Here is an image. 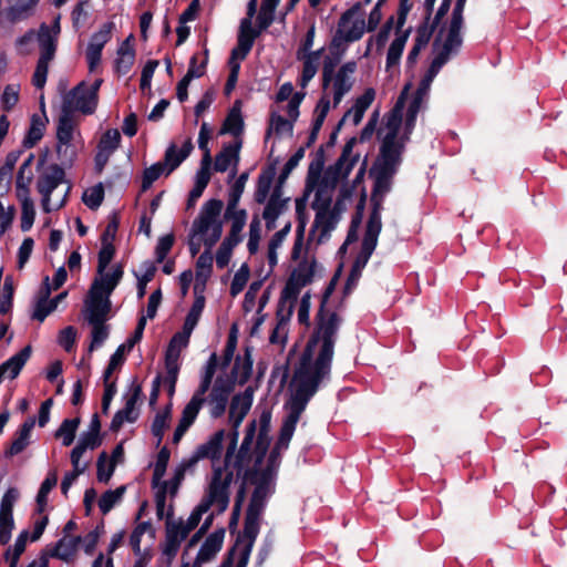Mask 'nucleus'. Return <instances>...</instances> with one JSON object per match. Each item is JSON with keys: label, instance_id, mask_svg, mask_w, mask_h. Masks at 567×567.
Returning a JSON list of instances; mask_svg holds the SVG:
<instances>
[{"label": "nucleus", "instance_id": "nucleus-22", "mask_svg": "<svg viewBox=\"0 0 567 567\" xmlns=\"http://www.w3.org/2000/svg\"><path fill=\"white\" fill-rule=\"evenodd\" d=\"M42 107V115H39L37 113L32 114L31 121H30V127L22 141V146L24 148H32L34 147L43 137L47 124L49 122L45 112H44V104H41Z\"/></svg>", "mask_w": 567, "mask_h": 567}, {"label": "nucleus", "instance_id": "nucleus-26", "mask_svg": "<svg viewBox=\"0 0 567 567\" xmlns=\"http://www.w3.org/2000/svg\"><path fill=\"white\" fill-rule=\"evenodd\" d=\"M245 127L244 117L241 115V102L239 100L235 101L233 107L228 112L223 126L221 134L229 133L235 137L243 134Z\"/></svg>", "mask_w": 567, "mask_h": 567}, {"label": "nucleus", "instance_id": "nucleus-63", "mask_svg": "<svg viewBox=\"0 0 567 567\" xmlns=\"http://www.w3.org/2000/svg\"><path fill=\"white\" fill-rule=\"evenodd\" d=\"M115 246L113 243H102V247L97 255V274H102L106 270L107 266L115 256Z\"/></svg>", "mask_w": 567, "mask_h": 567}, {"label": "nucleus", "instance_id": "nucleus-43", "mask_svg": "<svg viewBox=\"0 0 567 567\" xmlns=\"http://www.w3.org/2000/svg\"><path fill=\"white\" fill-rule=\"evenodd\" d=\"M126 492V486L121 485L116 489L104 492L99 499V507L103 515H106L122 499Z\"/></svg>", "mask_w": 567, "mask_h": 567}, {"label": "nucleus", "instance_id": "nucleus-41", "mask_svg": "<svg viewBox=\"0 0 567 567\" xmlns=\"http://www.w3.org/2000/svg\"><path fill=\"white\" fill-rule=\"evenodd\" d=\"M293 125L295 122H292L290 117L288 120L282 115L272 112L269 118V126L266 131V138L270 137L272 131H275L277 135H281L284 132H287L291 135L293 132Z\"/></svg>", "mask_w": 567, "mask_h": 567}, {"label": "nucleus", "instance_id": "nucleus-27", "mask_svg": "<svg viewBox=\"0 0 567 567\" xmlns=\"http://www.w3.org/2000/svg\"><path fill=\"white\" fill-rule=\"evenodd\" d=\"M225 435L226 432L224 429L218 430L207 442L198 445L196 450L198 451L199 456L212 461H218L221 456Z\"/></svg>", "mask_w": 567, "mask_h": 567}, {"label": "nucleus", "instance_id": "nucleus-47", "mask_svg": "<svg viewBox=\"0 0 567 567\" xmlns=\"http://www.w3.org/2000/svg\"><path fill=\"white\" fill-rule=\"evenodd\" d=\"M355 70L357 63L354 61H349L341 65V68L336 73L333 89L350 91L352 87V82L349 79V74L354 73Z\"/></svg>", "mask_w": 567, "mask_h": 567}, {"label": "nucleus", "instance_id": "nucleus-28", "mask_svg": "<svg viewBox=\"0 0 567 567\" xmlns=\"http://www.w3.org/2000/svg\"><path fill=\"white\" fill-rule=\"evenodd\" d=\"M275 176L276 167L274 165L267 166L259 174L254 194L257 204H264L267 200Z\"/></svg>", "mask_w": 567, "mask_h": 567}, {"label": "nucleus", "instance_id": "nucleus-23", "mask_svg": "<svg viewBox=\"0 0 567 567\" xmlns=\"http://www.w3.org/2000/svg\"><path fill=\"white\" fill-rule=\"evenodd\" d=\"M241 145V140H237L234 143L224 145L221 151L215 157L214 169L216 172L224 173L233 163L235 166H237L240 159L239 152Z\"/></svg>", "mask_w": 567, "mask_h": 567}, {"label": "nucleus", "instance_id": "nucleus-54", "mask_svg": "<svg viewBox=\"0 0 567 567\" xmlns=\"http://www.w3.org/2000/svg\"><path fill=\"white\" fill-rule=\"evenodd\" d=\"M165 164L157 162L150 167L145 168L142 177L141 190H147L155 181H157L162 174L165 173Z\"/></svg>", "mask_w": 567, "mask_h": 567}, {"label": "nucleus", "instance_id": "nucleus-29", "mask_svg": "<svg viewBox=\"0 0 567 567\" xmlns=\"http://www.w3.org/2000/svg\"><path fill=\"white\" fill-rule=\"evenodd\" d=\"M73 113L68 105H61V114L58 121L56 140L59 144L71 143L73 138L74 124L72 120Z\"/></svg>", "mask_w": 567, "mask_h": 567}, {"label": "nucleus", "instance_id": "nucleus-46", "mask_svg": "<svg viewBox=\"0 0 567 567\" xmlns=\"http://www.w3.org/2000/svg\"><path fill=\"white\" fill-rule=\"evenodd\" d=\"M252 347H246L244 349V357H240L236 383L244 385L248 382L252 373Z\"/></svg>", "mask_w": 567, "mask_h": 567}, {"label": "nucleus", "instance_id": "nucleus-36", "mask_svg": "<svg viewBox=\"0 0 567 567\" xmlns=\"http://www.w3.org/2000/svg\"><path fill=\"white\" fill-rule=\"evenodd\" d=\"M291 316H292V306L288 307L286 317H281V310L277 309V311H276L277 324L272 329V331L269 336V342L271 344H285L286 343L287 332L285 331V328H286L287 323L289 322Z\"/></svg>", "mask_w": 567, "mask_h": 567}, {"label": "nucleus", "instance_id": "nucleus-6", "mask_svg": "<svg viewBox=\"0 0 567 567\" xmlns=\"http://www.w3.org/2000/svg\"><path fill=\"white\" fill-rule=\"evenodd\" d=\"M357 143V136L349 138L342 148L340 157L333 165L328 167L327 175L332 176V186H336L341 178H347L358 163L360 155H352L353 147Z\"/></svg>", "mask_w": 567, "mask_h": 567}, {"label": "nucleus", "instance_id": "nucleus-53", "mask_svg": "<svg viewBox=\"0 0 567 567\" xmlns=\"http://www.w3.org/2000/svg\"><path fill=\"white\" fill-rule=\"evenodd\" d=\"M121 134L116 128L107 130L97 143V151L112 154L120 145Z\"/></svg>", "mask_w": 567, "mask_h": 567}, {"label": "nucleus", "instance_id": "nucleus-16", "mask_svg": "<svg viewBox=\"0 0 567 567\" xmlns=\"http://www.w3.org/2000/svg\"><path fill=\"white\" fill-rule=\"evenodd\" d=\"M142 395V386L136 385L133 389L132 394L125 401V405L123 409L115 412L111 424L110 430L112 432H118L123 426L124 422L133 423L137 420L138 413L136 412V403Z\"/></svg>", "mask_w": 567, "mask_h": 567}, {"label": "nucleus", "instance_id": "nucleus-17", "mask_svg": "<svg viewBox=\"0 0 567 567\" xmlns=\"http://www.w3.org/2000/svg\"><path fill=\"white\" fill-rule=\"evenodd\" d=\"M252 388L248 386L243 393L235 394L229 406V422L231 429H239L252 404Z\"/></svg>", "mask_w": 567, "mask_h": 567}, {"label": "nucleus", "instance_id": "nucleus-38", "mask_svg": "<svg viewBox=\"0 0 567 567\" xmlns=\"http://www.w3.org/2000/svg\"><path fill=\"white\" fill-rule=\"evenodd\" d=\"M81 542V536L73 537L68 544L65 543V538H61L56 542L50 555L51 557L59 558L63 561H69L71 557L75 554L78 545Z\"/></svg>", "mask_w": 567, "mask_h": 567}, {"label": "nucleus", "instance_id": "nucleus-50", "mask_svg": "<svg viewBox=\"0 0 567 567\" xmlns=\"http://www.w3.org/2000/svg\"><path fill=\"white\" fill-rule=\"evenodd\" d=\"M206 402V399H199L196 396H192L190 401L185 405L182 411V416L179 422L184 425L190 427L195 422L203 404Z\"/></svg>", "mask_w": 567, "mask_h": 567}, {"label": "nucleus", "instance_id": "nucleus-52", "mask_svg": "<svg viewBox=\"0 0 567 567\" xmlns=\"http://www.w3.org/2000/svg\"><path fill=\"white\" fill-rule=\"evenodd\" d=\"M116 465L114 462H109V455L106 452L100 453L96 461V478L100 483L107 484L114 474Z\"/></svg>", "mask_w": 567, "mask_h": 567}, {"label": "nucleus", "instance_id": "nucleus-5", "mask_svg": "<svg viewBox=\"0 0 567 567\" xmlns=\"http://www.w3.org/2000/svg\"><path fill=\"white\" fill-rule=\"evenodd\" d=\"M338 285L337 278H331L327 287L324 288L319 310L316 315V328L312 333H318L321 336H324V329L332 328L333 330V338H337L339 326H340V317L337 312H330L327 315L326 306L329 301L330 297L336 290V287Z\"/></svg>", "mask_w": 567, "mask_h": 567}, {"label": "nucleus", "instance_id": "nucleus-15", "mask_svg": "<svg viewBox=\"0 0 567 567\" xmlns=\"http://www.w3.org/2000/svg\"><path fill=\"white\" fill-rule=\"evenodd\" d=\"M259 431L254 449L256 465H261L270 447L271 411L264 410L259 416Z\"/></svg>", "mask_w": 567, "mask_h": 567}, {"label": "nucleus", "instance_id": "nucleus-25", "mask_svg": "<svg viewBox=\"0 0 567 567\" xmlns=\"http://www.w3.org/2000/svg\"><path fill=\"white\" fill-rule=\"evenodd\" d=\"M31 353L32 348L30 344L22 348L18 353L9 358L0 365L1 375H3L6 372H9V379L14 380L18 378L24 364L30 359Z\"/></svg>", "mask_w": 567, "mask_h": 567}, {"label": "nucleus", "instance_id": "nucleus-61", "mask_svg": "<svg viewBox=\"0 0 567 567\" xmlns=\"http://www.w3.org/2000/svg\"><path fill=\"white\" fill-rule=\"evenodd\" d=\"M185 158L181 157V154L177 151V147L174 143H172L165 151L164 161L162 164H165L166 175L173 173Z\"/></svg>", "mask_w": 567, "mask_h": 567}, {"label": "nucleus", "instance_id": "nucleus-60", "mask_svg": "<svg viewBox=\"0 0 567 567\" xmlns=\"http://www.w3.org/2000/svg\"><path fill=\"white\" fill-rule=\"evenodd\" d=\"M439 25L440 24H435L434 19L432 20V23H430V20H426V17H424L423 22L416 29V37L414 42L425 48Z\"/></svg>", "mask_w": 567, "mask_h": 567}, {"label": "nucleus", "instance_id": "nucleus-59", "mask_svg": "<svg viewBox=\"0 0 567 567\" xmlns=\"http://www.w3.org/2000/svg\"><path fill=\"white\" fill-rule=\"evenodd\" d=\"M368 261L355 257L351 270L349 272V276L347 278V281L343 287V295L347 296L351 292L352 288L357 285L358 280L361 277L362 269L365 267Z\"/></svg>", "mask_w": 567, "mask_h": 567}, {"label": "nucleus", "instance_id": "nucleus-39", "mask_svg": "<svg viewBox=\"0 0 567 567\" xmlns=\"http://www.w3.org/2000/svg\"><path fill=\"white\" fill-rule=\"evenodd\" d=\"M449 60L444 59L440 54H436L435 58L432 60L426 73L422 78L420 85L416 90V93L420 95H423L426 90L430 87L432 81L437 75L442 66L447 62Z\"/></svg>", "mask_w": 567, "mask_h": 567}, {"label": "nucleus", "instance_id": "nucleus-58", "mask_svg": "<svg viewBox=\"0 0 567 567\" xmlns=\"http://www.w3.org/2000/svg\"><path fill=\"white\" fill-rule=\"evenodd\" d=\"M33 179L32 171H27L20 167L16 178V193L17 197L30 196V184Z\"/></svg>", "mask_w": 567, "mask_h": 567}, {"label": "nucleus", "instance_id": "nucleus-30", "mask_svg": "<svg viewBox=\"0 0 567 567\" xmlns=\"http://www.w3.org/2000/svg\"><path fill=\"white\" fill-rule=\"evenodd\" d=\"M178 360H179V357L176 355L175 353H172V350L165 351V369H166L165 383L167 385L166 386L167 394L171 399L175 394L176 383H177L178 373H179V369H181Z\"/></svg>", "mask_w": 567, "mask_h": 567}, {"label": "nucleus", "instance_id": "nucleus-7", "mask_svg": "<svg viewBox=\"0 0 567 567\" xmlns=\"http://www.w3.org/2000/svg\"><path fill=\"white\" fill-rule=\"evenodd\" d=\"M64 179V168L59 164H51L47 171L38 177L37 189L42 195V207L44 212H51L49 207L51 194Z\"/></svg>", "mask_w": 567, "mask_h": 567}, {"label": "nucleus", "instance_id": "nucleus-48", "mask_svg": "<svg viewBox=\"0 0 567 567\" xmlns=\"http://www.w3.org/2000/svg\"><path fill=\"white\" fill-rule=\"evenodd\" d=\"M171 451L167 446H163L156 458V463L153 471L152 486L156 487L162 482L163 476L166 473L167 464L169 462Z\"/></svg>", "mask_w": 567, "mask_h": 567}, {"label": "nucleus", "instance_id": "nucleus-1", "mask_svg": "<svg viewBox=\"0 0 567 567\" xmlns=\"http://www.w3.org/2000/svg\"><path fill=\"white\" fill-rule=\"evenodd\" d=\"M336 341L333 330L329 327L324 329V336L311 333L300 357L299 367L295 371L297 386L290 404L306 410L322 380L330 375Z\"/></svg>", "mask_w": 567, "mask_h": 567}, {"label": "nucleus", "instance_id": "nucleus-31", "mask_svg": "<svg viewBox=\"0 0 567 567\" xmlns=\"http://www.w3.org/2000/svg\"><path fill=\"white\" fill-rule=\"evenodd\" d=\"M317 268V259L312 257L311 261L302 259L298 266L291 271L289 279L300 284V286L310 285L313 281V277Z\"/></svg>", "mask_w": 567, "mask_h": 567}, {"label": "nucleus", "instance_id": "nucleus-40", "mask_svg": "<svg viewBox=\"0 0 567 567\" xmlns=\"http://www.w3.org/2000/svg\"><path fill=\"white\" fill-rule=\"evenodd\" d=\"M206 299L204 295H195V300L186 315V318L184 320L185 326V332L193 331L195 327L197 326L199 318L202 316V312L205 308Z\"/></svg>", "mask_w": 567, "mask_h": 567}, {"label": "nucleus", "instance_id": "nucleus-56", "mask_svg": "<svg viewBox=\"0 0 567 567\" xmlns=\"http://www.w3.org/2000/svg\"><path fill=\"white\" fill-rule=\"evenodd\" d=\"M250 269L247 264H243L240 268L235 274L233 281L230 284L229 292L233 297H236L238 293H240L245 286L247 285V281L249 279Z\"/></svg>", "mask_w": 567, "mask_h": 567}, {"label": "nucleus", "instance_id": "nucleus-21", "mask_svg": "<svg viewBox=\"0 0 567 567\" xmlns=\"http://www.w3.org/2000/svg\"><path fill=\"white\" fill-rule=\"evenodd\" d=\"M225 533V528L220 527L207 536L197 553V563H207L216 557L223 547Z\"/></svg>", "mask_w": 567, "mask_h": 567}, {"label": "nucleus", "instance_id": "nucleus-35", "mask_svg": "<svg viewBox=\"0 0 567 567\" xmlns=\"http://www.w3.org/2000/svg\"><path fill=\"white\" fill-rule=\"evenodd\" d=\"M284 190L279 189V187H274L272 193L265 206L262 217L269 216L279 217L280 214L286 209L289 198H282Z\"/></svg>", "mask_w": 567, "mask_h": 567}, {"label": "nucleus", "instance_id": "nucleus-9", "mask_svg": "<svg viewBox=\"0 0 567 567\" xmlns=\"http://www.w3.org/2000/svg\"><path fill=\"white\" fill-rule=\"evenodd\" d=\"M68 102L72 113L80 111L84 115H91L95 112L99 101L90 97L87 84L82 81L64 94L62 105H68Z\"/></svg>", "mask_w": 567, "mask_h": 567}, {"label": "nucleus", "instance_id": "nucleus-24", "mask_svg": "<svg viewBox=\"0 0 567 567\" xmlns=\"http://www.w3.org/2000/svg\"><path fill=\"white\" fill-rule=\"evenodd\" d=\"M324 187H327V182L322 181L316 190L315 199L311 204L312 209H315L317 214L310 230V236L322 224L323 217L327 215L326 213L330 210L331 207L332 198L329 194L324 195Z\"/></svg>", "mask_w": 567, "mask_h": 567}, {"label": "nucleus", "instance_id": "nucleus-34", "mask_svg": "<svg viewBox=\"0 0 567 567\" xmlns=\"http://www.w3.org/2000/svg\"><path fill=\"white\" fill-rule=\"evenodd\" d=\"M411 32V28L398 34L396 38L390 44V48L386 53L385 66L389 70L392 66H395L400 63L404 47L409 39Z\"/></svg>", "mask_w": 567, "mask_h": 567}, {"label": "nucleus", "instance_id": "nucleus-12", "mask_svg": "<svg viewBox=\"0 0 567 567\" xmlns=\"http://www.w3.org/2000/svg\"><path fill=\"white\" fill-rule=\"evenodd\" d=\"M173 506L169 507L166 520L165 545L163 554L167 556L168 563L177 555L181 544L188 534L183 529V522H173Z\"/></svg>", "mask_w": 567, "mask_h": 567}, {"label": "nucleus", "instance_id": "nucleus-62", "mask_svg": "<svg viewBox=\"0 0 567 567\" xmlns=\"http://www.w3.org/2000/svg\"><path fill=\"white\" fill-rule=\"evenodd\" d=\"M125 351H127V349H125V344H121L111 355L109 364L103 372V377H105V379L111 378L115 370L122 368L125 362Z\"/></svg>", "mask_w": 567, "mask_h": 567}, {"label": "nucleus", "instance_id": "nucleus-49", "mask_svg": "<svg viewBox=\"0 0 567 567\" xmlns=\"http://www.w3.org/2000/svg\"><path fill=\"white\" fill-rule=\"evenodd\" d=\"M305 156V147H299L293 155L286 162L284 165L275 187H279V189L284 190V185L287 178L290 176L291 172L298 166L299 162Z\"/></svg>", "mask_w": 567, "mask_h": 567}, {"label": "nucleus", "instance_id": "nucleus-33", "mask_svg": "<svg viewBox=\"0 0 567 567\" xmlns=\"http://www.w3.org/2000/svg\"><path fill=\"white\" fill-rule=\"evenodd\" d=\"M260 520L261 519L245 515L244 529L241 533L237 535L234 545L238 546L239 544L245 542L246 546L251 545V547H254V544L260 532Z\"/></svg>", "mask_w": 567, "mask_h": 567}, {"label": "nucleus", "instance_id": "nucleus-42", "mask_svg": "<svg viewBox=\"0 0 567 567\" xmlns=\"http://www.w3.org/2000/svg\"><path fill=\"white\" fill-rule=\"evenodd\" d=\"M208 496L213 498L219 507V513L225 512L229 504V488L223 482H210Z\"/></svg>", "mask_w": 567, "mask_h": 567}, {"label": "nucleus", "instance_id": "nucleus-19", "mask_svg": "<svg viewBox=\"0 0 567 567\" xmlns=\"http://www.w3.org/2000/svg\"><path fill=\"white\" fill-rule=\"evenodd\" d=\"M288 409H289V412L281 424L279 435H278V439L276 442V444H278V446H282L285 450L288 449L289 443L295 433L297 423L299 422L300 416H301L302 412L305 411L303 409H300L290 403H289Z\"/></svg>", "mask_w": 567, "mask_h": 567}, {"label": "nucleus", "instance_id": "nucleus-37", "mask_svg": "<svg viewBox=\"0 0 567 567\" xmlns=\"http://www.w3.org/2000/svg\"><path fill=\"white\" fill-rule=\"evenodd\" d=\"M58 483L56 472H49L37 494V513L42 514L48 505V495Z\"/></svg>", "mask_w": 567, "mask_h": 567}, {"label": "nucleus", "instance_id": "nucleus-55", "mask_svg": "<svg viewBox=\"0 0 567 567\" xmlns=\"http://www.w3.org/2000/svg\"><path fill=\"white\" fill-rule=\"evenodd\" d=\"M104 199V188L100 183L85 190L82 196L83 203L92 210L97 209Z\"/></svg>", "mask_w": 567, "mask_h": 567}, {"label": "nucleus", "instance_id": "nucleus-51", "mask_svg": "<svg viewBox=\"0 0 567 567\" xmlns=\"http://www.w3.org/2000/svg\"><path fill=\"white\" fill-rule=\"evenodd\" d=\"M21 202V223L20 227L22 231H29L34 223L35 209L33 200L30 196L18 197Z\"/></svg>", "mask_w": 567, "mask_h": 567}, {"label": "nucleus", "instance_id": "nucleus-8", "mask_svg": "<svg viewBox=\"0 0 567 567\" xmlns=\"http://www.w3.org/2000/svg\"><path fill=\"white\" fill-rule=\"evenodd\" d=\"M114 28L115 23L109 21L103 23L100 30L92 34L85 51L90 71H93L100 64L103 48L111 40Z\"/></svg>", "mask_w": 567, "mask_h": 567}, {"label": "nucleus", "instance_id": "nucleus-13", "mask_svg": "<svg viewBox=\"0 0 567 567\" xmlns=\"http://www.w3.org/2000/svg\"><path fill=\"white\" fill-rule=\"evenodd\" d=\"M112 286L106 287L96 279L93 280L89 297L85 301L86 311H100L110 313L112 309L111 295L113 293Z\"/></svg>", "mask_w": 567, "mask_h": 567}, {"label": "nucleus", "instance_id": "nucleus-11", "mask_svg": "<svg viewBox=\"0 0 567 567\" xmlns=\"http://www.w3.org/2000/svg\"><path fill=\"white\" fill-rule=\"evenodd\" d=\"M224 207V203L220 199L212 198L207 200L197 218L194 219L192 225L193 236H203L205 235L212 224L218 221V217Z\"/></svg>", "mask_w": 567, "mask_h": 567}, {"label": "nucleus", "instance_id": "nucleus-18", "mask_svg": "<svg viewBox=\"0 0 567 567\" xmlns=\"http://www.w3.org/2000/svg\"><path fill=\"white\" fill-rule=\"evenodd\" d=\"M85 319L92 326L91 343L89 346V353L100 348L109 338V327L105 324L109 313L100 311H86Z\"/></svg>", "mask_w": 567, "mask_h": 567}, {"label": "nucleus", "instance_id": "nucleus-3", "mask_svg": "<svg viewBox=\"0 0 567 567\" xmlns=\"http://www.w3.org/2000/svg\"><path fill=\"white\" fill-rule=\"evenodd\" d=\"M401 156L380 152L369 172L370 176L374 179L372 194L384 196V194L390 192L392 178L402 161Z\"/></svg>", "mask_w": 567, "mask_h": 567}, {"label": "nucleus", "instance_id": "nucleus-10", "mask_svg": "<svg viewBox=\"0 0 567 567\" xmlns=\"http://www.w3.org/2000/svg\"><path fill=\"white\" fill-rule=\"evenodd\" d=\"M8 7L2 9L0 0V19L10 24H16L28 20L34 14L40 0H6Z\"/></svg>", "mask_w": 567, "mask_h": 567}, {"label": "nucleus", "instance_id": "nucleus-32", "mask_svg": "<svg viewBox=\"0 0 567 567\" xmlns=\"http://www.w3.org/2000/svg\"><path fill=\"white\" fill-rule=\"evenodd\" d=\"M217 368H218V357H217L216 352H213L210 354L208 361L206 362L204 372L202 374L200 383H199L197 390L195 391L194 396L199 398V399H205L204 395L208 392L210 386H213L212 383H213V379H214Z\"/></svg>", "mask_w": 567, "mask_h": 567}, {"label": "nucleus", "instance_id": "nucleus-2", "mask_svg": "<svg viewBox=\"0 0 567 567\" xmlns=\"http://www.w3.org/2000/svg\"><path fill=\"white\" fill-rule=\"evenodd\" d=\"M240 355H237L229 375H218L206 401L210 406V415L218 419L224 415L229 395L235 390Z\"/></svg>", "mask_w": 567, "mask_h": 567}, {"label": "nucleus", "instance_id": "nucleus-57", "mask_svg": "<svg viewBox=\"0 0 567 567\" xmlns=\"http://www.w3.org/2000/svg\"><path fill=\"white\" fill-rule=\"evenodd\" d=\"M330 110V100L327 96H322L315 109V118L311 124V130L316 132H320L324 120Z\"/></svg>", "mask_w": 567, "mask_h": 567}, {"label": "nucleus", "instance_id": "nucleus-4", "mask_svg": "<svg viewBox=\"0 0 567 567\" xmlns=\"http://www.w3.org/2000/svg\"><path fill=\"white\" fill-rule=\"evenodd\" d=\"M361 10V3L357 2L350 9L344 11L338 23V30L336 31L331 42H330V53H341L346 48L343 47L344 42H355L359 41L364 33V20L359 19L352 23V27L348 31H343V28L352 20V18Z\"/></svg>", "mask_w": 567, "mask_h": 567}, {"label": "nucleus", "instance_id": "nucleus-14", "mask_svg": "<svg viewBox=\"0 0 567 567\" xmlns=\"http://www.w3.org/2000/svg\"><path fill=\"white\" fill-rule=\"evenodd\" d=\"M402 114L390 111L388 120H386V128L388 133L382 140L380 152L402 155L403 153V142L398 141V135L400 132V127L402 124Z\"/></svg>", "mask_w": 567, "mask_h": 567}, {"label": "nucleus", "instance_id": "nucleus-45", "mask_svg": "<svg viewBox=\"0 0 567 567\" xmlns=\"http://www.w3.org/2000/svg\"><path fill=\"white\" fill-rule=\"evenodd\" d=\"M303 287L305 286H300V284L288 278L284 289L281 290L277 309H280L282 311L287 301H289V306H292L293 308Z\"/></svg>", "mask_w": 567, "mask_h": 567}, {"label": "nucleus", "instance_id": "nucleus-20", "mask_svg": "<svg viewBox=\"0 0 567 567\" xmlns=\"http://www.w3.org/2000/svg\"><path fill=\"white\" fill-rule=\"evenodd\" d=\"M37 41L40 49L39 60L51 62L55 56L58 38L51 32L50 27L44 22L39 27Z\"/></svg>", "mask_w": 567, "mask_h": 567}, {"label": "nucleus", "instance_id": "nucleus-44", "mask_svg": "<svg viewBox=\"0 0 567 567\" xmlns=\"http://www.w3.org/2000/svg\"><path fill=\"white\" fill-rule=\"evenodd\" d=\"M80 422V417L63 420L55 432V437L62 439L63 446H70L73 443Z\"/></svg>", "mask_w": 567, "mask_h": 567}, {"label": "nucleus", "instance_id": "nucleus-64", "mask_svg": "<svg viewBox=\"0 0 567 567\" xmlns=\"http://www.w3.org/2000/svg\"><path fill=\"white\" fill-rule=\"evenodd\" d=\"M260 238V219L258 216H255L249 225V239L247 244V248L250 255H255L258 251Z\"/></svg>", "mask_w": 567, "mask_h": 567}]
</instances>
